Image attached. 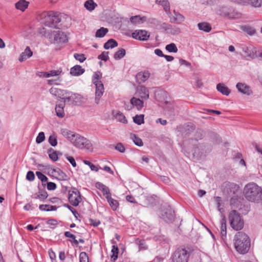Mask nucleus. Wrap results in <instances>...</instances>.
<instances>
[{
    "label": "nucleus",
    "mask_w": 262,
    "mask_h": 262,
    "mask_svg": "<svg viewBox=\"0 0 262 262\" xmlns=\"http://www.w3.org/2000/svg\"><path fill=\"white\" fill-rule=\"evenodd\" d=\"M234 245L236 251L241 254L247 253L251 246L248 235L242 231L237 232L234 237Z\"/></svg>",
    "instance_id": "nucleus-1"
},
{
    "label": "nucleus",
    "mask_w": 262,
    "mask_h": 262,
    "mask_svg": "<svg viewBox=\"0 0 262 262\" xmlns=\"http://www.w3.org/2000/svg\"><path fill=\"white\" fill-rule=\"evenodd\" d=\"M244 194L248 201L258 203L262 199V188L255 183H249L245 185Z\"/></svg>",
    "instance_id": "nucleus-2"
},
{
    "label": "nucleus",
    "mask_w": 262,
    "mask_h": 262,
    "mask_svg": "<svg viewBox=\"0 0 262 262\" xmlns=\"http://www.w3.org/2000/svg\"><path fill=\"white\" fill-rule=\"evenodd\" d=\"M228 221L231 227L236 231L242 230L244 226L243 216L236 210H231L228 214Z\"/></svg>",
    "instance_id": "nucleus-3"
},
{
    "label": "nucleus",
    "mask_w": 262,
    "mask_h": 262,
    "mask_svg": "<svg viewBox=\"0 0 262 262\" xmlns=\"http://www.w3.org/2000/svg\"><path fill=\"white\" fill-rule=\"evenodd\" d=\"M74 137L72 143L75 147L89 152H92L93 150V145L89 140L77 134Z\"/></svg>",
    "instance_id": "nucleus-4"
},
{
    "label": "nucleus",
    "mask_w": 262,
    "mask_h": 262,
    "mask_svg": "<svg viewBox=\"0 0 262 262\" xmlns=\"http://www.w3.org/2000/svg\"><path fill=\"white\" fill-rule=\"evenodd\" d=\"M219 14L229 19H238L242 16V14L232 7H222L219 10Z\"/></svg>",
    "instance_id": "nucleus-5"
},
{
    "label": "nucleus",
    "mask_w": 262,
    "mask_h": 262,
    "mask_svg": "<svg viewBox=\"0 0 262 262\" xmlns=\"http://www.w3.org/2000/svg\"><path fill=\"white\" fill-rule=\"evenodd\" d=\"M189 257L188 251L183 248H178L172 254V262H187Z\"/></svg>",
    "instance_id": "nucleus-6"
},
{
    "label": "nucleus",
    "mask_w": 262,
    "mask_h": 262,
    "mask_svg": "<svg viewBox=\"0 0 262 262\" xmlns=\"http://www.w3.org/2000/svg\"><path fill=\"white\" fill-rule=\"evenodd\" d=\"M68 199L70 203L74 206H77L82 201L80 192L75 187H72L69 190Z\"/></svg>",
    "instance_id": "nucleus-7"
},
{
    "label": "nucleus",
    "mask_w": 262,
    "mask_h": 262,
    "mask_svg": "<svg viewBox=\"0 0 262 262\" xmlns=\"http://www.w3.org/2000/svg\"><path fill=\"white\" fill-rule=\"evenodd\" d=\"M174 211L170 206L162 209L161 217L166 222H172L174 219Z\"/></svg>",
    "instance_id": "nucleus-8"
},
{
    "label": "nucleus",
    "mask_w": 262,
    "mask_h": 262,
    "mask_svg": "<svg viewBox=\"0 0 262 262\" xmlns=\"http://www.w3.org/2000/svg\"><path fill=\"white\" fill-rule=\"evenodd\" d=\"M53 12V11H48L41 13L39 16L41 23L46 26L52 27V20Z\"/></svg>",
    "instance_id": "nucleus-9"
},
{
    "label": "nucleus",
    "mask_w": 262,
    "mask_h": 262,
    "mask_svg": "<svg viewBox=\"0 0 262 262\" xmlns=\"http://www.w3.org/2000/svg\"><path fill=\"white\" fill-rule=\"evenodd\" d=\"M133 38L139 40H147L150 36L149 33L144 30H137L132 34Z\"/></svg>",
    "instance_id": "nucleus-10"
},
{
    "label": "nucleus",
    "mask_w": 262,
    "mask_h": 262,
    "mask_svg": "<svg viewBox=\"0 0 262 262\" xmlns=\"http://www.w3.org/2000/svg\"><path fill=\"white\" fill-rule=\"evenodd\" d=\"M236 88L239 93L244 95L250 96L253 93L251 87L246 83L238 82L236 84Z\"/></svg>",
    "instance_id": "nucleus-11"
},
{
    "label": "nucleus",
    "mask_w": 262,
    "mask_h": 262,
    "mask_svg": "<svg viewBox=\"0 0 262 262\" xmlns=\"http://www.w3.org/2000/svg\"><path fill=\"white\" fill-rule=\"evenodd\" d=\"M53 35L56 43H64L68 41L67 35L61 31H54Z\"/></svg>",
    "instance_id": "nucleus-12"
},
{
    "label": "nucleus",
    "mask_w": 262,
    "mask_h": 262,
    "mask_svg": "<svg viewBox=\"0 0 262 262\" xmlns=\"http://www.w3.org/2000/svg\"><path fill=\"white\" fill-rule=\"evenodd\" d=\"M96 87L95 91V102L97 104L99 103V100L104 93V86L102 83H98L95 84Z\"/></svg>",
    "instance_id": "nucleus-13"
},
{
    "label": "nucleus",
    "mask_w": 262,
    "mask_h": 262,
    "mask_svg": "<svg viewBox=\"0 0 262 262\" xmlns=\"http://www.w3.org/2000/svg\"><path fill=\"white\" fill-rule=\"evenodd\" d=\"M135 106L138 110H141L143 106V101L139 98L133 97L130 101V108H127L128 110L132 109Z\"/></svg>",
    "instance_id": "nucleus-14"
},
{
    "label": "nucleus",
    "mask_w": 262,
    "mask_h": 262,
    "mask_svg": "<svg viewBox=\"0 0 262 262\" xmlns=\"http://www.w3.org/2000/svg\"><path fill=\"white\" fill-rule=\"evenodd\" d=\"M72 103L80 105L85 101V98L81 95L77 93H72Z\"/></svg>",
    "instance_id": "nucleus-15"
},
{
    "label": "nucleus",
    "mask_w": 262,
    "mask_h": 262,
    "mask_svg": "<svg viewBox=\"0 0 262 262\" xmlns=\"http://www.w3.org/2000/svg\"><path fill=\"white\" fill-rule=\"evenodd\" d=\"M150 73L147 71L139 72L136 75L137 81L141 83L144 82L149 77Z\"/></svg>",
    "instance_id": "nucleus-16"
},
{
    "label": "nucleus",
    "mask_w": 262,
    "mask_h": 262,
    "mask_svg": "<svg viewBox=\"0 0 262 262\" xmlns=\"http://www.w3.org/2000/svg\"><path fill=\"white\" fill-rule=\"evenodd\" d=\"M85 70L81 66L76 65L72 67L70 70V74L74 76H78L82 75Z\"/></svg>",
    "instance_id": "nucleus-17"
},
{
    "label": "nucleus",
    "mask_w": 262,
    "mask_h": 262,
    "mask_svg": "<svg viewBox=\"0 0 262 262\" xmlns=\"http://www.w3.org/2000/svg\"><path fill=\"white\" fill-rule=\"evenodd\" d=\"M95 186L97 189L102 192L103 194L105 196V198H106L107 195H110L111 194L109 188L102 183L97 182L95 184Z\"/></svg>",
    "instance_id": "nucleus-18"
},
{
    "label": "nucleus",
    "mask_w": 262,
    "mask_h": 262,
    "mask_svg": "<svg viewBox=\"0 0 262 262\" xmlns=\"http://www.w3.org/2000/svg\"><path fill=\"white\" fill-rule=\"evenodd\" d=\"M61 134L64 137L66 138L71 143L74 140V137H75L76 135V134H75L73 132H71L66 128H62L61 129Z\"/></svg>",
    "instance_id": "nucleus-19"
},
{
    "label": "nucleus",
    "mask_w": 262,
    "mask_h": 262,
    "mask_svg": "<svg viewBox=\"0 0 262 262\" xmlns=\"http://www.w3.org/2000/svg\"><path fill=\"white\" fill-rule=\"evenodd\" d=\"M33 55V52L31 50L30 47H27L25 51L20 54L19 58V60L20 62L26 60L27 59L31 57Z\"/></svg>",
    "instance_id": "nucleus-20"
},
{
    "label": "nucleus",
    "mask_w": 262,
    "mask_h": 262,
    "mask_svg": "<svg viewBox=\"0 0 262 262\" xmlns=\"http://www.w3.org/2000/svg\"><path fill=\"white\" fill-rule=\"evenodd\" d=\"M62 14L58 13V12H53L52 18V28H58V25L61 21V17Z\"/></svg>",
    "instance_id": "nucleus-21"
},
{
    "label": "nucleus",
    "mask_w": 262,
    "mask_h": 262,
    "mask_svg": "<svg viewBox=\"0 0 262 262\" xmlns=\"http://www.w3.org/2000/svg\"><path fill=\"white\" fill-rule=\"evenodd\" d=\"M53 171L57 179L60 181H65L68 179V176L59 168L54 169Z\"/></svg>",
    "instance_id": "nucleus-22"
},
{
    "label": "nucleus",
    "mask_w": 262,
    "mask_h": 262,
    "mask_svg": "<svg viewBox=\"0 0 262 262\" xmlns=\"http://www.w3.org/2000/svg\"><path fill=\"white\" fill-rule=\"evenodd\" d=\"M138 93L139 96L142 99H147L149 98V91L144 86H140Z\"/></svg>",
    "instance_id": "nucleus-23"
},
{
    "label": "nucleus",
    "mask_w": 262,
    "mask_h": 262,
    "mask_svg": "<svg viewBox=\"0 0 262 262\" xmlns=\"http://www.w3.org/2000/svg\"><path fill=\"white\" fill-rule=\"evenodd\" d=\"M220 230L221 237L224 240L227 235V226L225 219H223L221 222Z\"/></svg>",
    "instance_id": "nucleus-24"
},
{
    "label": "nucleus",
    "mask_w": 262,
    "mask_h": 262,
    "mask_svg": "<svg viewBox=\"0 0 262 262\" xmlns=\"http://www.w3.org/2000/svg\"><path fill=\"white\" fill-rule=\"evenodd\" d=\"M29 2L26 0H19L15 4V8L21 11H24L28 7Z\"/></svg>",
    "instance_id": "nucleus-25"
},
{
    "label": "nucleus",
    "mask_w": 262,
    "mask_h": 262,
    "mask_svg": "<svg viewBox=\"0 0 262 262\" xmlns=\"http://www.w3.org/2000/svg\"><path fill=\"white\" fill-rule=\"evenodd\" d=\"M216 89L222 94L226 96H228L230 93V90L223 83H219L217 84Z\"/></svg>",
    "instance_id": "nucleus-26"
},
{
    "label": "nucleus",
    "mask_w": 262,
    "mask_h": 262,
    "mask_svg": "<svg viewBox=\"0 0 262 262\" xmlns=\"http://www.w3.org/2000/svg\"><path fill=\"white\" fill-rule=\"evenodd\" d=\"M106 199H107V201L112 209L113 210H116L119 206V203L118 201L113 199L111 197V194L110 195H107Z\"/></svg>",
    "instance_id": "nucleus-27"
},
{
    "label": "nucleus",
    "mask_w": 262,
    "mask_h": 262,
    "mask_svg": "<svg viewBox=\"0 0 262 262\" xmlns=\"http://www.w3.org/2000/svg\"><path fill=\"white\" fill-rule=\"evenodd\" d=\"M200 30L204 31L205 32H209L211 30V26L207 23H200L198 24Z\"/></svg>",
    "instance_id": "nucleus-28"
},
{
    "label": "nucleus",
    "mask_w": 262,
    "mask_h": 262,
    "mask_svg": "<svg viewBox=\"0 0 262 262\" xmlns=\"http://www.w3.org/2000/svg\"><path fill=\"white\" fill-rule=\"evenodd\" d=\"M64 107V104H60L56 105L55 107V112L56 115L60 117L63 118L64 116V112L63 108Z\"/></svg>",
    "instance_id": "nucleus-29"
},
{
    "label": "nucleus",
    "mask_w": 262,
    "mask_h": 262,
    "mask_svg": "<svg viewBox=\"0 0 262 262\" xmlns=\"http://www.w3.org/2000/svg\"><path fill=\"white\" fill-rule=\"evenodd\" d=\"M113 114L115 118L118 121L124 124H126L127 123V119H126V117L121 112L118 111L116 112V114H114V113H113Z\"/></svg>",
    "instance_id": "nucleus-30"
},
{
    "label": "nucleus",
    "mask_w": 262,
    "mask_h": 262,
    "mask_svg": "<svg viewBox=\"0 0 262 262\" xmlns=\"http://www.w3.org/2000/svg\"><path fill=\"white\" fill-rule=\"evenodd\" d=\"M84 6L88 10L92 11L95 9L97 5L93 0H88L84 3Z\"/></svg>",
    "instance_id": "nucleus-31"
},
{
    "label": "nucleus",
    "mask_w": 262,
    "mask_h": 262,
    "mask_svg": "<svg viewBox=\"0 0 262 262\" xmlns=\"http://www.w3.org/2000/svg\"><path fill=\"white\" fill-rule=\"evenodd\" d=\"M118 46V42L114 39L108 40L104 45V48L108 50L110 48H114Z\"/></svg>",
    "instance_id": "nucleus-32"
},
{
    "label": "nucleus",
    "mask_w": 262,
    "mask_h": 262,
    "mask_svg": "<svg viewBox=\"0 0 262 262\" xmlns=\"http://www.w3.org/2000/svg\"><path fill=\"white\" fill-rule=\"evenodd\" d=\"M146 17H141L140 15H135L130 18V21L134 24H139L145 20Z\"/></svg>",
    "instance_id": "nucleus-33"
},
{
    "label": "nucleus",
    "mask_w": 262,
    "mask_h": 262,
    "mask_svg": "<svg viewBox=\"0 0 262 262\" xmlns=\"http://www.w3.org/2000/svg\"><path fill=\"white\" fill-rule=\"evenodd\" d=\"M39 209L41 211H55L57 209V207L56 206H52L50 205H40L39 206Z\"/></svg>",
    "instance_id": "nucleus-34"
},
{
    "label": "nucleus",
    "mask_w": 262,
    "mask_h": 262,
    "mask_svg": "<svg viewBox=\"0 0 262 262\" xmlns=\"http://www.w3.org/2000/svg\"><path fill=\"white\" fill-rule=\"evenodd\" d=\"M48 194L46 190H39V192L34 194V198L43 200L47 198Z\"/></svg>",
    "instance_id": "nucleus-35"
},
{
    "label": "nucleus",
    "mask_w": 262,
    "mask_h": 262,
    "mask_svg": "<svg viewBox=\"0 0 262 262\" xmlns=\"http://www.w3.org/2000/svg\"><path fill=\"white\" fill-rule=\"evenodd\" d=\"M108 30L107 28L101 27L97 30L95 34V37L98 38L103 37L108 32Z\"/></svg>",
    "instance_id": "nucleus-36"
},
{
    "label": "nucleus",
    "mask_w": 262,
    "mask_h": 262,
    "mask_svg": "<svg viewBox=\"0 0 262 262\" xmlns=\"http://www.w3.org/2000/svg\"><path fill=\"white\" fill-rule=\"evenodd\" d=\"M242 51L246 54L247 57L251 58H254V52L251 50L250 48L244 46L242 47Z\"/></svg>",
    "instance_id": "nucleus-37"
},
{
    "label": "nucleus",
    "mask_w": 262,
    "mask_h": 262,
    "mask_svg": "<svg viewBox=\"0 0 262 262\" xmlns=\"http://www.w3.org/2000/svg\"><path fill=\"white\" fill-rule=\"evenodd\" d=\"M102 77V74L100 72L97 71L94 73L92 77V82L94 84H96L98 83H102L100 80V79Z\"/></svg>",
    "instance_id": "nucleus-38"
},
{
    "label": "nucleus",
    "mask_w": 262,
    "mask_h": 262,
    "mask_svg": "<svg viewBox=\"0 0 262 262\" xmlns=\"http://www.w3.org/2000/svg\"><path fill=\"white\" fill-rule=\"evenodd\" d=\"M125 50L124 49H120L114 55V58L117 60L122 58L125 55Z\"/></svg>",
    "instance_id": "nucleus-39"
},
{
    "label": "nucleus",
    "mask_w": 262,
    "mask_h": 262,
    "mask_svg": "<svg viewBox=\"0 0 262 262\" xmlns=\"http://www.w3.org/2000/svg\"><path fill=\"white\" fill-rule=\"evenodd\" d=\"M157 2L163 6L166 12L170 11L169 3L167 0H157Z\"/></svg>",
    "instance_id": "nucleus-40"
},
{
    "label": "nucleus",
    "mask_w": 262,
    "mask_h": 262,
    "mask_svg": "<svg viewBox=\"0 0 262 262\" xmlns=\"http://www.w3.org/2000/svg\"><path fill=\"white\" fill-rule=\"evenodd\" d=\"M64 235L67 237H69L73 239V241H70L73 245L78 246V241L76 239V236L73 234L71 233L69 231H66L64 232Z\"/></svg>",
    "instance_id": "nucleus-41"
},
{
    "label": "nucleus",
    "mask_w": 262,
    "mask_h": 262,
    "mask_svg": "<svg viewBox=\"0 0 262 262\" xmlns=\"http://www.w3.org/2000/svg\"><path fill=\"white\" fill-rule=\"evenodd\" d=\"M165 49L170 53H177L178 51L176 45L174 43H171L166 45Z\"/></svg>",
    "instance_id": "nucleus-42"
},
{
    "label": "nucleus",
    "mask_w": 262,
    "mask_h": 262,
    "mask_svg": "<svg viewBox=\"0 0 262 262\" xmlns=\"http://www.w3.org/2000/svg\"><path fill=\"white\" fill-rule=\"evenodd\" d=\"M134 122L138 125H141L144 123V115H137L133 117Z\"/></svg>",
    "instance_id": "nucleus-43"
},
{
    "label": "nucleus",
    "mask_w": 262,
    "mask_h": 262,
    "mask_svg": "<svg viewBox=\"0 0 262 262\" xmlns=\"http://www.w3.org/2000/svg\"><path fill=\"white\" fill-rule=\"evenodd\" d=\"M49 91L52 95L55 96H59V95L61 94L64 95V94L63 93L64 91L56 88L52 87L50 89Z\"/></svg>",
    "instance_id": "nucleus-44"
},
{
    "label": "nucleus",
    "mask_w": 262,
    "mask_h": 262,
    "mask_svg": "<svg viewBox=\"0 0 262 262\" xmlns=\"http://www.w3.org/2000/svg\"><path fill=\"white\" fill-rule=\"evenodd\" d=\"M118 248L117 246L113 245L112 249V255L111 256V258L115 261L118 258Z\"/></svg>",
    "instance_id": "nucleus-45"
},
{
    "label": "nucleus",
    "mask_w": 262,
    "mask_h": 262,
    "mask_svg": "<svg viewBox=\"0 0 262 262\" xmlns=\"http://www.w3.org/2000/svg\"><path fill=\"white\" fill-rule=\"evenodd\" d=\"M132 138L134 141V143L138 146H142L143 145L142 140L136 135L132 136Z\"/></svg>",
    "instance_id": "nucleus-46"
},
{
    "label": "nucleus",
    "mask_w": 262,
    "mask_h": 262,
    "mask_svg": "<svg viewBox=\"0 0 262 262\" xmlns=\"http://www.w3.org/2000/svg\"><path fill=\"white\" fill-rule=\"evenodd\" d=\"M242 29L244 31L247 32L250 35H253L255 33V30L253 28L248 26H243Z\"/></svg>",
    "instance_id": "nucleus-47"
},
{
    "label": "nucleus",
    "mask_w": 262,
    "mask_h": 262,
    "mask_svg": "<svg viewBox=\"0 0 262 262\" xmlns=\"http://www.w3.org/2000/svg\"><path fill=\"white\" fill-rule=\"evenodd\" d=\"M174 16H175V20H177L179 23H182L185 20V17L181 14L176 12L175 10L173 11Z\"/></svg>",
    "instance_id": "nucleus-48"
},
{
    "label": "nucleus",
    "mask_w": 262,
    "mask_h": 262,
    "mask_svg": "<svg viewBox=\"0 0 262 262\" xmlns=\"http://www.w3.org/2000/svg\"><path fill=\"white\" fill-rule=\"evenodd\" d=\"M49 142L52 146H55L57 144V137L53 134L51 135L49 138Z\"/></svg>",
    "instance_id": "nucleus-49"
},
{
    "label": "nucleus",
    "mask_w": 262,
    "mask_h": 262,
    "mask_svg": "<svg viewBox=\"0 0 262 262\" xmlns=\"http://www.w3.org/2000/svg\"><path fill=\"white\" fill-rule=\"evenodd\" d=\"M52 150H53V152L49 154V158L53 161H56L58 159L57 152L54 151L52 148H50L49 150V152H51Z\"/></svg>",
    "instance_id": "nucleus-50"
},
{
    "label": "nucleus",
    "mask_w": 262,
    "mask_h": 262,
    "mask_svg": "<svg viewBox=\"0 0 262 262\" xmlns=\"http://www.w3.org/2000/svg\"><path fill=\"white\" fill-rule=\"evenodd\" d=\"M45 140V136L43 132H40L36 138V142L40 144Z\"/></svg>",
    "instance_id": "nucleus-51"
},
{
    "label": "nucleus",
    "mask_w": 262,
    "mask_h": 262,
    "mask_svg": "<svg viewBox=\"0 0 262 262\" xmlns=\"http://www.w3.org/2000/svg\"><path fill=\"white\" fill-rule=\"evenodd\" d=\"M80 262H89V257L85 252H82L79 254Z\"/></svg>",
    "instance_id": "nucleus-52"
},
{
    "label": "nucleus",
    "mask_w": 262,
    "mask_h": 262,
    "mask_svg": "<svg viewBox=\"0 0 262 262\" xmlns=\"http://www.w3.org/2000/svg\"><path fill=\"white\" fill-rule=\"evenodd\" d=\"M36 174L37 178L42 183L47 182V181L48 180V178L44 174H43L41 172L37 171L36 172Z\"/></svg>",
    "instance_id": "nucleus-53"
},
{
    "label": "nucleus",
    "mask_w": 262,
    "mask_h": 262,
    "mask_svg": "<svg viewBox=\"0 0 262 262\" xmlns=\"http://www.w3.org/2000/svg\"><path fill=\"white\" fill-rule=\"evenodd\" d=\"M249 3L254 7H260L262 4L261 0H248Z\"/></svg>",
    "instance_id": "nucleus-54"
},
{
    "label": "nucleus",
    "mask_w": 262,
    "mask_h": 262,
    "mask_svg": "<svg viewBox=\"0 0 262 262\" xmlns=\"http://www.w3.org/2000/svg\"><path fill=\"white\" fill-rule=\"evenodd\" d=\"M98 58L104 61H106L109 58L108 52H103L100 55L98 56Z\"/></svg>",
    "instance_id": "nucleus-55"
},
{
    "label": "nucleus",
    "mask_w": 262,
    "mask_h": 262,
    "mask_svg": "<svg viewBox=\"0 0 262 262\" xmlns=\"http://www.w3.org/2000/svg\"><path fill=\"white\" fill-rule=\"evenodd\" d=\"M64 157L74 167H75L77 166L76 162L73 157L70 156L68 154H65Z\"/></svg>",
    "instance_id": "nucleus-56"
},
{
    "label": "nucleus",
    "mask_w": 262,
    "mask_h": 262,
    "mask_svg": "<svg viewBox=\"0 0 262 262\" xmlns=\"http://www.w3.org/2000/svg\"><path fill=\"white\" fill-rule=\"evenodd\" d=\"M74 57L76 60L79 61L80 62H83L86 59V58L83 54L75 53L74 55Z\"/></svg>",
    "instance_id": "nucleus-57"
},
{
    "label": "nucleus",
    "mask_w": 262,
    "mask_h": 262,
    "mask_svg": "<svg viewBox=\"0 0 262 262\" xmlns=\"http://www.w3.org/2000/svg\"><path fill=\"white\" fill-rule=\"evenodd\" d=\"M61 72L62 71L60 69H58L57 70H51L48 72L49 77L51 76H58L61 74Z\"/></svg>",
    "instance_id": "nucleus-58"
},
{
    "label": "nucleus",
    "mask_w": 262,
    "mask_h": 262,
    "mask_svg": "<svg viewBox=\"0 0 262 262\" xmlns=\"http://www.w3.org/2000/svg\"><path fill=\"white\" fill-rule=\"evenodd\" d=\"M203 138V131L201 130H197L194 134V138L196 140H199Z\"/></svg>",
    "instance_id": "nucleus-59"
},
{
    "label": "nucleus",
    "mask_w": 262,
    "mask_h": 262,
    "mask_svg": "<svg viewBox=\"0 0 262 262\" xmlns=\"http://www.w3.org/2000/svg\"><path fill=\"white\" fill-rule=\"evenodd\" d=\"M115 149L119 151L120 152L123 153L125 152V148L124 147L123 145L121 143H119L117 144L115 147Z\"/></svg>",
    "instance_id": "nucleus-60"
},
{
    "label": "nucleus",
    "mask_w": 262,
    "mask_h": 262,
    "mask_svg": "<svg viewBox=\"0 0 262 262\" xmlns=\"http://www.w3.org/2000/svg\"><path fill=\"white\" fill-rule=\"evenodd\" d=\"M35 179V175L33 171H29L26 176V179L29 181H32Z\"/></svg>",
    "instance_id": "nucleus-61"
},
{
    "label": "nucleus",
    "mask_w": 262,
    "mask_h": 262,
    "mask_svg": "<svg viewBox=\"0 0 262 262\" xmlns=\"http://www.w3.org/2000/svg\"><path fill=\"white\" fill-rule=\"evenodd\" d=\"M64 206H66L69 210H71V212H72V213L76 218H77L78 216L79 215L78 212L72 206H70L68 204L65 205Z\"/></svg>",
    "instance_id": "nucleus-62"
},
{
    "label": "nucleus",
    "mask_w": 262,
    "mask_h": 262,
    "mask_svg": "<svg viewBox=\"0 0 262 262\" xmlns=\"http://www.w3.org/2000/svg\"><path fill=\"white\" fill-rule=\"evenodd\" d=\"M72 93L71 92H67V91H65V94H67L69 95L68 97H65V98H63V99L64 100V104L66 102H72Z\"/></svg>",
    "instance_id": "nucleus-63"
},
{
    "label": "nucleus",
    "mask_w": 262,
    "mask_h": 262,
    "mask_svg": "<svg viewBox=\"0 0 262 262\" xmlns=\"http://www.w3.org/2000/svg\"><path fill=\"white\" fill-rule=\"evenodd\" d=\"M56 188V185L53 182L47 183V189L49 190H54Z\"/></svg>",
    "instance_id": "nucleus-64"
}]
</instances>
